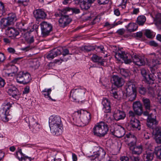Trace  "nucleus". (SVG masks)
<instances>
[{"label":"nucleus","instance_id":"14","mask_svg":"<svg viewBox=\"0 0 161 161\" xmlns=\"http://www.w3.org/2000/svg\"><path fill=\"white\" fill-rule=\"evenodd\" d=\"M95 0H79V3L81 9L87 10L90 8L91 4Z\"/></svg>","mask_w":161,"mask_h":161},{"label":"nucleus","instance_id":"6","mask_svg":"<svg viewBox=\"0 0 161 161\" xmlns=\"http://www.w3.org/2000/svg\"><path fill=\"white\" fill-rule=\"evenodd\" d=\"M86 89L84 88H79L72 89L70 92V96L74 100L82 101L85 98V94Z\"/></svg>","mask_w":161,"mask_h":161},{"label":"nucleus","instance_id":"1","mask_svg":"<svg viewBox=\"0 0 161 161\" xmlns=\"http://www.w3.org/2000/svg\"><path fill=\"white\" fill-rule=\"evenodd\" d=\"M114 52L115 57L118 61L122 59L125 63L128 64L131 63L133 60L135 64L139 66L143 65L145 64L144 59L140 56L135 55L132 56L127 53L119 50Z\"/></svg>","mask_w":161,"mask_h":161},{"label":"nucleus","instance_id":"11","mask_svg":"<svg viewBox=\"0 0 161 161\" xmlns=\"http://www.w3.org/2000/svg\"><path fill=\"white\" fill-rule=\"evenodd\" d=\"M91 114L87 111H81L80 112V119L81 122L86 125L90 121L91 117Z\"/></svg>","mask_w":161,"mask_h":161},{"label":"nucleus","instance_id":"9","mask_svg":"<svg viewBox=\"0 0 161 161\" xmlns=\"http://www.w3.org/2000/svg\"><path fill=\"white\" fill-rule=\"evenodd\" d=\"M40 26L42 36L46 37L48 36L52 30V25L44 21L41 23Z\"/></svg>","mask_w":161,"mask_h":161},{"label":"nucleus","instance_id":"12","mask_svg":"<svg viewBox=\"0 0 161 161\" xmlns=\"http://www.w3.org/2000/svg\"><path fill=\"white\" fill-rule=\"evenodd\" d=\"M7 92L9 95L12 96L16 100L19 99L20 93L19 90L14 86L12 84L9 85Z\"/></svg>","mask_w":161,"mask_h":161},{"label":"nucleus","instance_id":"60","mask_svg":"<svg viewBox=\"0 0 161 161\" xmlns=\"http://www.w3.org/2000/svg\"><path fill=\"white\" fill-rule=\"evenodd\" d=\"M30 87L29 86H26L24 88V91H23V94H26L30 92Z\"/></svg>","mask_w":161,"mask_h":161},{"label":"nucleus","instance_id":"2","mask_svg":"<svg viewBox=\"0 0 161 161\" xmlns=\"http://www.w3.org/2000/svg\"><path fill=\"white\" fill-rule=\"evenodd\" d=\"M127 85V87L126 89V92H124L122 90L117 92L113 89L110 92L111 96L117 99H119L122 97H126L129 101L135 100L136 96V90L135 85L131 82H128Z\"/></svg>","mask_w":161,"mask_h":161},{"label":"nucleus","instance_id":"27","mask_svg":"<svg viewBox=\"0 0 161 161\" xmlns=\"http://www.w3.org/2000/svg\"><path fill=\"white\" fill-rule=\"evenodd\" d=\"M31 121V130L33 133H36L40 130V125L37 122L34 121L33 119H32Z\"/></svg>","mask_w":161,"mask_h":161},{"label":"nucleus","instance_id":"54","mask_svg":"<svg viewBox=\"0 0 161 161\" xmlns=\"http://www.w3.org/2000/svg\"><path fill=\"white\" fill-rule=\"evenodd\" d=\"M56 57L54 55L53 53L52 50L50 51V53H48L47 56V58L49 59H53L54 57Z\"/></svg>","mask_w":161,"mask_h":161},{"label":"nucleus","instance_id":"19","mask_svg":"<svg viewBox=\"0 0 161 161\" xmlns=\"http://www.w3.org/2000/svg\"><path fill=\"white\" fill-rule=\"evenodd\" d=\"M19 34L18 31L13 27H8L5 30V34L9 37H15Z\"/></svg>","mask_w":161,"mask_h":161},{"label":"nucleus","instance_id":"34","mask_svg":"<svg viewBox=\"0 0 161 161\" xmlns=\"http://www.w3.org/2000/svg\"><path fill=\"white\" fill-rule=\"evenodd\" d=\"M24 73L23 72H20L18 74L16 77L17 81L20 84H24Z\"/></svg>","mask_w":161,"mask_h":161},{"label":"nucleus","instance_id":"39","mask_svg":"<svg viewBox=\"0 0 161 161\" xmlns=\"http://www.w3.org/2000/svg\"><path fill=\"white\" fill-rule=\"evenodd\" d=\"M156 90L153 86H149L148 88L147 92L149 96L152 97H154L155 96Z\"/></svg>","mask_w":161,"mask_h":161},{"label":"nucleus","instance_id":"44","mask_svg":"<svg viewBox=\"0 0 161 161\" xmlns=\"http://www.w3.org/2000/svg\"><path fill=\"white\" fill-rule=\"evenodd\" d=\"M24 84H26L29 83L31 80L30 75L27 72L24 73Z\"/></svg>","mask_w":161,"mask_h":161},{"label":"nucleus","instance_id":"7","mask_svg":"<svg viewBox=\"0 0 161 161\" xmlns=\"http://www.w3.org/2000/svg\"><path fill=\"white\" fill-rule=\"evenodd\" d=\"M93 151V154L91 156L95 161H101L104 158L106 154L103 148L99 146L94 147Z\"/></svg>","mask_w":161,"mask_h":161},{"label":"nucleus","instance_id":"35","mask_svg":"<svg viewBox=\"0 0 161 161\" xmlns=\"http://www.w3.org/2000/svg\"><path fill=\"white\" fill-rule=\"evenodd\" d=\"M80 116V114L79 113V111H78L77 112L75 113L74 114V116L73 117V119L74 121V122L77 124L78 125H81L80 124L81 122Z\"/></svg>","mask_w":161,"mask_h":161},{"label":"nucleus","instance_id":"4","mask_svg":"<svg viewBox=\"0 0 161 161\" xmlns=\"http://www.w3.org/2000/svg\"><path fill=\"white\" fill-rule=\"evenodd\" d=\"M125 136L127 138V139L129 142L130 149L132 151L131 155L141 154L143 151L142 146L140 145L138 146H135L136 142V137L130 133L126 134Z\"/></svg>","mask_w":161,"mask_h":161},{"label":"nucleus","instance_id":"36","mask_svg":"<svg viewBox=\"0 0 161 161\" xmlns=\"http://www.w3.org/2000/svg\"><path fill=\"white\" fill-rule=\"evenodd\" d=\"M52 90L51 88L45 89L42 91V94L44 96V97L47 98H48L49 99L51 100L52 101H55V100L51 98L49 96V94L51 93Z\"/></svg>","mask_w":161,"mask_h":161},{"label":"nucleus","instance_id":"40","mask_svg":"<svg viewBox=\"0 0 161 161\" xmlns=\"http://www.w3.org/2000/svg\"><path fill=\"white\" fill-rule=\"evenodd\" d=\"M7 18L11 25L13 23L14 21H15L17 19L16 15L13 13L9 14Z\"/></svg>","mask_w":161,"mask_h":161},{"label":"nucleus","instance_id":"33","mask_svg":"<svg viewBox=\"0 0 161 161\" xmlns=\"http://www.w3.org/2000/svg\"><path fill=\"white\" fill-rule=\"evenodd\" d=\"M13 104V102L11 101L10 99L6 100L3 104L4 107L3 108V111H8L9 108L12 107Z\"/></svg>","mask_w":161,"mask_h":161},{"label":"nucleus","instance_id":"25","mask_svg":"<svg viewBox=\"0 0 161 161\" xmlns=\"http://www.w3.org/2000/svg\"><path fill=\"white\" fill-rule=\"evenodd\" d=\"M154 157V154L151 151L148 150L143 155L142 158L144 161H151L153 160Z\"/></svg>","mask_w":161,"mask_h":161},{"label":"nucleus","instance_id":"47","mask_svg":"<svg viewBox=\"0 0 161 161\" xmlns=\"http://www.w3.org/2000/svg\"><path fill=\"white\" fill-rule=\"evenodd\" d=\"M139 93L142 95H144L146 92V89L143 86L140 85L137 88Z\"/></svg>","mask_w":161,"mask_h":161},{"label":"nucleus","instance_id":"22","mask_svg":"<svg viewBox=\"0 0 161 161\" xmlns=\"http://www.w3.org/2000/svg\"><path fill=\"white\" fill-rule=\"evenodd\" d=\"M149 55H152V66H155L156 65L161 64V57L159 55H156L154 53H150Z\"/></svg>","mask_w":161,"mask_h":161},{"label":"nucleus","instance_id":"15","mask_svg":"<svg viewBox=\"0 0 161 161\" xmlns=\"http://www.w3.org/2000/svg\"><path fill=\"white\" fill-rule=\"evenodd\" d=\"M49 126L62 125L61 118L58 116H51L49 118Z\"/></svg>","mask_w":161,"mask_h":161},{"label":"nucleus","instance_id":"48","mask_svg":"<svg viewBox=\"0 0 161 161\" xmlns=\"http://www.w3.org/2000/svg\"><path fill=\"white\" fill-rule=\"evenodd\" d=\"M30 64L31 67L35 69L37 68L39 66V62L38 61H31Z\"/></svg>","mask_w":161,"mask_h":161},{"label":"nucleus","instance_id":"64","mask_svg":"<svg viewBox=\"0 0 161 161\" xmlns=\"http://www.w3.org/2000/svg\"><path fill=\"white\" fill-rule=\"evenodd\" d=\"M157 99L159 102L161 103V90L159 91L158 93Z\"/></svg>","mask_w":161,"mask_h":161},{"label":"nucleus","instance_id":"37","mask_svg":"<svg viewBox=\"0 0 161 161\" xmlns=\"http://www.w3.org/2000/svg\"><path fill=\"white\" fill-rule=\"evenodd\" d=\"M146 20V18L144 15H140L139 16L136 20L137 24L139 25H143Z\"/></svg>","mask_w":161,"mask_h":161},{"label":"nucleus","instance_id":"20","mask_svg":"<svg viewBox=\"0 0 161 161\" xmlns=\"http://www.w3.org/2000/svg\"><path fill=\"white\" fill-rule=\"evenodd\" d=\"M62 125H55L50 126L52 133L54 135L58 136L61 135L62 132Z\"/></svg>","mask_w":161,"mask_h":161},{"label":"nucleus","instance_id":"38","mask_svg":"<svg viewBox=\"0 0 161 161\" xmlns=\"http://www.w3.org/2000/svg\"><path fill=\"white\" fill-rule=\"evenodd\" d=\"M29 1L30 0H14V3L18 4L19 6H26L28 5Z\"/></svg>","mask_w":161,"mask_h":161},{"label":"nucleus","instance_id":"3","mask_svg":"<svg viewBox=\"0 0 161 161\" xmlns=\"http://www.w3.org/2000/svg\"><path fill=\"white\" fill-rule=\"evenodd\" d=\"M158 124L156 116L151 114L149 116L147 119V125L150 128L153 129V132L154 134L155 141L158 144H161V129L158 127H155Z\"/></svg>","mask_w":161,"mask_h":161},{"label":"nucleus","instance_id":"28","mask_svg":"<svg viewBox=\"0 0 161 161\" xmlns=\"http://www.w3.org/2000/svg\"><path fill=\"white\" fill-rule=\"evenodd\" d=\"M143 105L147 110H150L151 107V103L149 98L143 97L142 98Z\"/></svg>","mask_w":161,"mask_h":161},{"label":"nucleus","instance_id":"49","mask_svg":"<svg viewBox=\"0 0 161 161\" xmlns=\"http://www.w3.org/2000/svg\"><path fill=\"white\" fill-rule=\"evenodd\" d=\"M129 117L130 119H136L135 118V117L136 115H137V114H136V112L134 111L133 112L132 111L130 110L129 111L128 113Z\"/></svg>","mask_w":161,"mask_h":161},{"label":"nucleus","instance_id":"58","mask_svg":"<svg viewBox=\"0 0 161 161\" xmlns=\"http://www.w3.org/2000/svg\"><path fill=\"white\" fill-rule=\"evenodd\" d=\"M34 158H32L30 157L25 156H24V157L22 158V160H21L20 161H31Z\"/></svg>","mask_w":161,"mask_h":161},{"label":"nucleus","instance_id":"10","mask_svg":"<svg viewBox=\"0 0 161 161\" xmlns=\"http://www.w3.org/2000/svg\"><path fill=\"white\" fill-rule=\"evenodd\" d=\"M141 128V123L137 119H130V124L127 127V129L129 130H139Z\"/></svg>","mask_w":161,"mask_h":161},{"label":"nucleus","instance_id":"24","mask_svg":"<svg viewBox=\"0 0 161 161\" xmlns=\"http://www.w3.org/2000/svg\"><path fill=\"white\" fill-rule=\"evenodd\" d=\"M16 26L17 28L21 32H28L27 25L24 21L17 23L16 24Z\"/></svg>","mask_w":161,"mask_h":161},{"label":"nucleus","instance_id":"26","mask_svg":"<svg viewBox=\"0 0 161 161\" xmlns=\"http://www.w3.org/2000/svg\"><path fill=\"white\" fill-rule=\"evenodd\" d=\"M125 113L124 111L120 110H117L114 115V118L117 121L124 119L125 117Z\"/></svg>","mask_w":161,"mask_h":161},{"label":"nucleus","instance_id":"42","mask_svg":"<svg viewBox=\"0 0 161 161\" xmlns=\"http://www.w3.org/2000/svg\"><path fill=\"white\" fill-rule=\"evenodd\" d=\"M4 113H2L0 114V117L2 120L4 122H7L8 119L7 117V116L9 115V111H4Z\"/></svg>","mask_w":161,"mask_h":161},{"label":"nucleus","instance_id":"31","mask_svg":"<svg viewBox=\"0 0 161 161\" xmlns=\"http://www.w3.org/2000/svg\"><path fill=\"white\" fill-rule=\"evenodd\" d=\"M11 25L7 18L2 19L0 21L1 27L2 29L7 28L8 26Z\"/></svg>","mask_w":161,"mask_h":161},{"label":"nucleus","instance_id":"62","mask_svg":"<svg viewBox=\"0 0 161 161\" xmlns=\"http://www.w3.org/2000/svg\"><path fill=\"white\" fill-rule=\"evenodd\" d=\"M149 45L152 46L157 47L158 46V43L154 41H151L149 42Z\"/></svg>","mask_w":161,"mask_h":161},{"label":"nucleus","instance_id":"61","mask_svg":"<svg viewBox=\"0 0 161 161\" xmlns=\"http://www.w3.org/2000/svg\"><path fill=\"white\" fill-rule=\"evenodd\" d=\"M125 32V30L123 28L118 30L117 31V33L120 35H123Z\"/></svg>","mask_w":161,"mask_h":161},{"label":"nucleus","instance_id":"8","mask_svg":"<svg viewBox=\"0 0 161 161\" xmlns=\"http://www.w3.org/2000/svg\"><path fill=\"white\" fill-rule=\"evenodd\" d=\"M141 73L143 77L144 81L147 84L150 85L154 84V81L157 79L155 74H147L146 69H141Z\"/></svg>","mask_w":161,"mask_h":161},{"label":"nucleus","instance_id":"50","mask_svg":"<svg viewBox=\"0 0 161 161\" xmlns=\"http://www.w3.org/2000/svg\"><path fill=\"white\" fill-rule=\"evenodd\" d=\"M120 73L122 76L126 77L129 75L128 71L124 69H120Z\"/></svg>","mask_w":161,"mask_h":161},{"label":"nucleus","instance_id":"17","mask_svg":"<svg viewBox=\"0 0 161 161\" xmlns=\"http://www.w3.org/2000/svg\"><path fill=\"white\" fill-rule=\"evenodd\" d=\"M111 81L112 83L118 87H121L124 84V80L122 78L117 75L113 76Z\"/></svg>","mask_w":161,"mask_h":161},{"label":"nucleus","instance_id":"21","mask_svg":"<svg viewBox=\"0 0 161 161\" xmlns=\"http://www.w3.org/2000/svg\"><path fill=\"white\" fill-rule=\"evenodd\" d=\"M103 107V110L105 113H109L111 111L110 103L108 99L104 98H103L102 103Z\"/></svg>","mask_w":161,"mask_h":161},{"label":"nucleus","instance_id":"43","mask_svg":"<svg viewBox=\"0 0 161 161\" xmlns=\"http://www.w3.org/2000/svg\"><path fill=\"white\" fill-rule=\"evenodd\" d=\"M96 49L95 47L94 46H86L81 47V50L85 52H89L93 51Z\"/></svg>","mask_w":161,"mask_h":161},{"label":"nucleus","instance_id":"32","mask_svg":"<svg viewBox=\"0 0 161 161\" xmlns=\"http://www.w3.org/2000/svg\"><path fill=\"white\" fill-rule=\"evenodd\" d=\"M125 134V130L122 127H120L116 130L114 132V136L118 138L122 137Z\"/></svg>","mask_w":161,"mask_h":161},{"label":"nucleus","instance_id":"23","mask_svg":"<svg viewBox=\"0 0 161 161\" xmlns=\"http://www.w3.org/2000/svg\"><path fill=\"white\" fill-rule=\"evenodd\" d=\"M91 59L94 62L97 63L98 65L101 66L104 65L105 60L102 57H99L96 54H93Z\"/></svg>","mask_w":161,"mask_h":161},{"label":"nucleus","instance_id":"30","mask_svg":"<svg viewBox=\"0 0 161 161\" xmlns=\"http://www.w3.org/2000/svg\"><path fill=\"white\" fill-rule=\"evenodd\" d=\"M67 14L70 15L73 13L78 14L80 13L79 9L76 8H70L69 7L65 8Z\"/></svg>","mask_w":161,"mask_h":161},{"label":"nucleus","instance_id":"16","mask_svg":"<svg viewBox=\"0 0 161 161\" xmlns=\"http://www.w3.org/2000/svg\"><path fill=\"white\" fill-rule=\"evenodd\" d=\"M133 108L134 111L137 114V115L141 116L142 114L143 108L140 102H134L133 104Z\"/></svg>","mask_w":161,"mask_h":161},{"label":"nucleus","instance_id":"59","mask_svg":"<svg viewBox=\"0 0 161 161\" xmlns=\"http://www.w3.org/2000/svg\"><path fill=\"white\" fill-rule=\"evenodd\" d=\"M25 155H21L20 153H19L17 152L16 153V156L17 158L19 159L20 161L21 160H22V158L25 156Z\"/></svg>","mask_w":161,"mask_h":161},{"label":"nucleus","instance_id":"63","mask_svg":"<svg viewBox=\"0 0 161 161\" xmlns=\"http://www.w3.org/2000/svg\"><path fill=\"white\" fill-rule=\"evenodd\" d=\"M62 53H63L62 54L64 56L68 54H70L69 53V50H68L67 49H63V50L62 51Z\"/></svg>","mask_w":161,"mask_h":161},{"label":"nucleus","instance_id":"29","mask_svg":"<svg viewBox=\"0 0 161 161\" xmlns=\"http://www.w3.org/2000/svg\"><path fill=\"white\" fill-rule=\"evenodd\" d=\"M127 31L130 32H132L136 31L138 28L137 25L135 23H130L126 26Z\"/></svg>","mask_w":161,"mask_h":161},{"label":"nucleus","instance_id":"41","mask_svg":"<svg viewBox=\"0 0 161 161\" xmlns=\"http://www.w3.org/2000/svg\"><path fill=\"white\" fill-rule=\"evenodd\" d=\"M55 57L60 55L63 50V48L61 47L55 48L51 50Z\"/></svg>","mask_w":161,"mask_h":161},{"label":"nucleus","instance_id":"51","mask_svg":"<svg viewBox=\"0 0 161 161\" xmlns=\"http://www.w3.org/2000/svg\"><path fill=\"white\" fill-rule=\"evenodd\" d=\"M5 12L4 4L0 1V17H1Z\"/></svg>","mask_w":161,"mask_h":161},{"label":"nucleus","instance_id":"46","mask_svg":"<svg viewBox=\"0 0 161 161\" xmlns=\"http://www.w3.org/2000/svg\"><path fill=\"white\" fill-rule=\"evenodd\" d=\"M59 11L58 13H56L55 14V15L56 17L61 16V17L62 16L64 15V14H67L66 8H64L61 9H59Z\"/></svg>","mask_w":161,"mask_h":161},{"label":"nucleus","instance_id":"56","mask_svg":"<svg viewBox=\"0 0 161 161\" xmlns=\"http://www.w3.org/2000/svg\"><path fill=\"white\" fill-rule=\"evenodd\" d=\"M109 1V0H97L98 3L100 5L108 4Z\"/></svg>","mask_w":161,"mask_h":161},{"label":"nucleus","instance_id":"55","mask_svg":"<svg viewBox=\"0 0 161 161\" xmlns=\"http://www.w3.org/2000/svg\"><path fill=\"white\" fill-rule=\"evenodd\" d=\"M25 40L27 43L30 44H32L34 41V37L33 36H32L28 38H25Z\"/></svg>","mask_w":161,"mask_h":161},{"label":"nucleus","instance_id":"53","mask_svg":"<svg viewBox=\"0 0 161 161\" xmlns=\"http://www.w3.org/2000/svg\"><path fill=\"white\" fill-rule=\"evenodd\" d=\"M129 158L132 161H142L139 156H135L133 155H129Z\"/></svg>","mask_w":161,"mask_h":161},{"label":"nucleus","instance_id":"5","mask_svg":"<svg viewBox=\"0 0 161 161\" xmlns=\"http://www.w3.org/2000/svg\"><path fill=\"white\" fill-rule=\"evenodd\" d=\"M108 125L103 121L97 123L93 128L94 135L99 137H104L108 133Z\"/></svg>","mask_w":161,"mask_h":161},{"label":"nucleus","instance_id":"18","mask_svg":"<svg viewBox=\"0 0 161 161\" xmlns=\"http://www.w3.org/2000/svg\"><path fill=\"white\" fill-rule=\"evenodd\" d=\"M34 15L37 21L45 19L47 17L46 14L41 9H36L34 13Z\"/></svg>","mask_w":161,"mask_h":161},{"label":"nucleus","instance_id":"57","mask_svg":"<svg viewBox=\"0 0 161 161\" xmlns=\"http://www.w3.org/2000/svg\"><path fill=\"white\" fill-rule=\"evenodd\" d=\"M5 59V57L3 53H0V64L3 63Z\"/></svg>","mask_w":161,"mask_h":161},{"label":"nucleus","instance_id":"52","mask_svg":"<svg viewBox=\"0 0 161 161\" xmlns=\"http://www.w3.org/2000/svg\"><path fill=\"white\" fill-rule=\"evenodd\" d=\"M153 32L149 30H146L145 31V35L148 38H150L152 37Z\"/></svg>","mask_w":161,"mask_h":161},{"label":"nucleus","instance_id":"45","mask_svg":"<svg viewBox=\"0 0 161 161\" xmlns=\"http://www.w3.org/2000/svg\"><path fill=\"white\" fill-rule=\"evenodd\" d=\"M155 152L157 157L161 159V146L155 147Z\"/></svg>","mask_w":161,"mask_h":161},{"label":"nucleus","instance_id":"13","mask_svg":"<svg viewBox=\"0 0 161 161\" xmlns=\"http://www.w3.org/2000/svg\"><path fill=\"white\" fill-rule=\"evenodd\" d=\"M69 15L67 14H65L60 18L58 21L60 27H64L71 22V19L69 17Z\"/></svg>","mask_w":161,"mask_h":161}]
</instances>
